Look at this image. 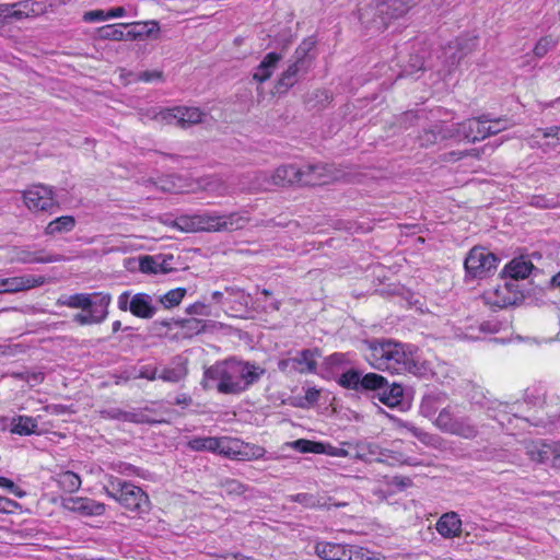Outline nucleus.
<instances>
[{"label":"nucleus","instance_id":"obj_43","mask_svg":"<svg viewBox=\"0 0 560 560\" xmlns=\"http://www.w3.org/2000/svg\"><path fill=\"white\" fill-rule=\"evenodd\" d=\"M530 458L537 463L547 464L553 454V447L551 445L541 444L533 445L528 450Z\"/></svg>","mask_w":560,"mask_h":560},{"label":"nucleus","instance_id":"obj_23","mask_svg":"<svg viewBox=\"0 0 560 560\" xmlns=\"http://www.w3.org/2000/svg\"><path fill=\"white\" fill-rule=\"evenodd\" d=\"M282 55L278 52L267 54L253 72V80L264 83L269 80L281 61Z\"/></svg>","mask_w":560,"mask_h":560},{"label":"nucleus","instance_id":"obj_49","mask_svg":"<svg viewBox=\"0 0 560 560\" xmlns=\"http://www.w3.org/2000/svg\"><path fill=\"white\" fill-rule=\"evenodd\" d=\"M487 136H493L497 135L503 130H506L508 128L512 127L513 124L508 118H491L490 115H487Z\"/></svg>","mask_w":560,"mask_h":560},{"label":"nucleus","instance_id":"obj_27","mask_svg":"<svg viewBox=\"0 0 560 560\" xmlns=\"http://www.w3.org/2000/svg\"><path fill=\"white\" fill-rule=\"evenodd\" d=\"M246 179V183H242V189L247 190H269L272 187H275L273 183L271 182V174H268L266 172H254L245 175L243 177Z\"/></svg>","mask_w":560,"mask_h":560},{"label":"nucleus","instance_id":"obj_24","mask_svg":"<svg viewBox=\"0 0 560 560\" xmlns=\"http://www.w3.org/2000/svg\"><path fill=\"white\" fill-rule=\"evenodd\" d=\"M438 533L444 538L457 537L462 533V521L457 513L447 512L436 523Z\"/></svg>","mask_w":560,"mask_h":560},{"label":"nucleus","instance_id":"obj_44","mask_svg":"<svg viewBox=\"0 0 560 560\" xmlns=\"http://www.w3.org/2000/svg\"><path fill=\"white\" fill-rule=\"evenodd\" d=\"M385 377L376 373H368L361 377V389L374 390L377 394L385 385Z\"/></svg>","mask_w":560,"mask_h":560},{"label":"nucleus","instance_id":"obj_54","mask_svg":"<svg viewBox=\"0 0 560 560\" xmlns=\"http://www.w3.org/2000/svg\"><path fill=\"white\" fill-rule=\"evenodd\" d=\"M138 80L142 82L163 81L164 74L161 70H145L138 74Z\"/></svg>","mask_w":560,"mask_h":560},{"label":"nucleus","instance_id":"obj_50","mask_svg":"<svg viewBox=\"0 0 560 560\" xmlns=\"http://www.w3.org/2000/svg\"><path fill=\"white\" fill-rule=\"evenodd\" d=\"M436 130H439V137L440 140H447V139H458L462 140V135L459 133V124H452V125H443V124H436L435 125Z\"/></svg>","mask_w":560,"mask_h":560},{"label":"nucleus","instance_id":"obj_8","mask_svg":"<svg viewBox=\"0 0 560 560\" xmlns=\"http://www.w3.org/2000/svg\"><path fill=\"white\" fill-rule=\"evenodd\" d=\"M320 351L317 348L296 351L294 355L281 359L278 369L287 375L312 374L317 370V359Z\"/></svg>","mask_w":560,"mask_h":560},{"label":"nucleus","instance_id":"obj_58","mask_svg":"<svg viewBox=\"0 0 560 560\" xmlns=\"http://www.w3.org/2000/svg\"><path fill=\"white\" fill-rule=\"evenodd\" d=\"M0 488L8 489L11 493L15 494L19 498L25 495V491L21 490L14 482L5 477H0Z\"/></svg>","mask_w":560,"mask_h":560},{"label":"nucleus","instance_id":"obj_25","mask_svg":"<svg viewBox=\"0 0 560 560\" xmlns=\"http://www.w3.org/2000/svg\"><path fill=\"white\" fill-rule=\"evenodd\" d=\"M187 373V360L176 357L170 366L164 368L159 373V378L164 382L178 383L186 377Z\"/></svg>","mask_w":560,"mask_h":560},{"label":"nucleus","instance_id":"obj_6","mask_svg":"<svg viewBox=\"0 0 560 560\" xmlns=\"http://www.w3.org/2000/svg\"><path fill=\"white\" fill-rule=\"evenodd\" d=\"M315 46L312 39L303 40L295 49L292 61L288 68L281 73L278 80V89L288 90L292 88L303 75L310 70L314 56L311 55Z\"/></svg>","mask_w":560,"mask_h":560},{"label":"nucleus","instance_id":"obj_31","mask_svg":"<svg viewBox=\"0 0 560 560\" xmlns=\"http://www.w3.org/2000/svg\"><path fill=\"white\" fill-rule=\"evenodd\" d=\"M415 3L416 0H387L385 9L382 10V14L388 19H399L404 16Z\"/></svg>","mask_w":560,"mask_h":560},{"label":"nucleus","instance_id":"obj_29","mask_svg":"<svg viewBox=\"0 0 560 560\" xmlns=\"http://www.w3.org/2000/svg\"><path fill=\"white\" fill-rule=\"evenodd\" d=\"M200 186L203 190L213 194L219 197L229 196L234 192L226 182L219 176H207L200 182Z\"/></svg>","mask_w":560,"mask_h":560},{"label":"nucleus","instance_id":"obj_53","mask_svg":"<svg viewBox=\"0 0 560 560\" xmlns=\"http://www.w3.org/2000/svg\"><path fill=\"white\" fill-rule=\"evenodd\" d=\"M553 46L555 42L551 37H542L535 45L534 55L538 58H542Z\"/></svg>","mask_w":560,"mask_h":560},{"label":"nucleus","instance_id":"obj_59","mask_svg":"<svg viewBox=\"0 0 560 560\" xmlns=\"http://www.w3.org/2000/svg\"><path fill=\"white\" fill-rule=\"evenodd\" d=\"M536 133L537 135L535 137L541 136L542 138H556L560 142V127L558 126H551L545 129L539 128L536 130Z\"/></svg>","mask_w":560,"mask_h":560},{"label":"nucleus","instance_id":"obj_35","mask_svg":"<svg viewBox=\"0 0 560 560\" xmlns=\"http://www.w3.org/2000/svg\"><path fill=\"white\" fill-rule=\"evenodd\" d=\"M174 325L182 328L183 337L191 338L195 335L203 332L207 328V322L198 318L176 319Z\"/></svg>","mask_w":560,"mask_h":560},{"label":"nucleus","instance_id":"obj_56","mask_svg":"<svg viewBox=\"0 0 560 560\" xmlns=\"http://www.w3.org/2000/svg\"><path fill=\"white\" fill-rule=\"evenodd\" d=\"M225 292H228L229 295L241 305H247L249 296L245 294L243 290L234 287H226Z\"/></svg>","mask_w":560,"mask_h":560},{"label":"nucleus","instance_id":"obj_3","mask_svg":"<svg viewBox=\"0 0 560 560\" xmlns=\"http://www.w3.org/2000/svg\"><path fill=\"white\" fill-rule=\"evenodd\" d=\"M244 223L245 219L236 212L224 215L203 212L192 215H180L175 220V226L184 232L237 230L243 228Z\"/></svg>","mask_w":560,"mask_h":560},{"label":"nucleus","instance_id":"obj_60","mask_svg":"<svg viewBox=\"0 0 560 560\" xmlns=\"http://www.w3.org/2000/svg\"><path fill=\"white\" fill-rule=\"evenodd\" d=\"M186 312L190 315H201V316L210 315L209 307L201 302H197V303L189 305L187 307Z\"/></svg>","mask_w":560,"mask_h":560},{"label":"nucleus","instance_id":"obj_63","mask_svg":"<svg viewBox=\"0 0 560 560\" xmlns=\"http://www.w3.org/2000/svg\"><path fill=\"white\" fill-rule=\"evenodd\" d=\"M117 305L118 308L122 312L130 311L131 294L129 291H125L118 296Z\"/></svg>","mask_w":560,"mask_h":560},{"label":"nucleus","instance_id":"obj_4","mask_svg":"<svg viewBox=\"0 0 560 560\" xmlns=\"http://www.w3.org/2000/svg\"><path fill=\"white\" fill-rule=\"evenodd\" d=\"M104 491L131 512L141 514L147 513L150 509L148 494L140 487L118 477L108 476Z\"/></svg>","mask_w":560,"mask_h":560},{"label":"nucleus","instance_id":"obj_55","mask_svg":"<svg viewBox=\"0 0 560 560\" xmlns=\"http://www.w3.org/2000/svg\"><path fill=\"white\" fill-rule=\"evenodd\" d=\"M348 363L347 355L345 353H332L326 359V364L331 369H339Z\"/></svg>","mask_w":560,"mask_h":560},{"label":"nucleus","instance_id":"obj_14","mask_svg":"<svg viewBox=\"0 0 560 560\" xmlns=\"http://www.w3.org/2000/svg\"><path fill=\"white\" fill-rule=\"evenodd\" d=\"M308 174V171H301V167L294 164H284L273 171L271 182L275 187L303 186L302 183L313 182Z\"/></svg>","mask_w":560,"mask_h":560},{"label":"nucleus","instance_id":"obj_46","mask_svg":"<svg viewBox=\"0 0 560 560\" xmlns=\"http://www.w3.org/2000/svg\"><path fill=\"white\" fill-rule=\"evenodd\" d=\"M220 487L228 495H244L248 491V486L240 480L226 478L220 481Z\"/></svg>","mask_w":560,"mask_h":560},{"label":"nucleus","instance_id":"obj_5","mask_svg":"<svg viewBox=\"0 0 560 560\" xmlns=\"http://www.w3.org/2000/svg\"><path fill=\"white\" fill-rule=\"evenodd\" d=\"M433 424L444 433L466 440H472L479 434V430L471 419L462 415V406L458 404L444 406L435 417Z\"/></svg>","mask_w":560,"mask_h":560},{"label":"nucleus","instance_id":"obj_61","mask_svg":"<svg viewBox=\"0 0 560 560\" xmlns=\"http://www.w3.org/2000/svg\"><path fill=\"white\" fill-rule=\"evenodd\" d=\"M83 20L85 22H100L107 20V12L103 10H92L88 11L83 15Z\"/></svg>","mask_w":560,"mask_h":560},{"label":"nucleus","instance_id":"obj_18","mask_svg":"<svg viewBox=\"0 0 560 560\" xmlns=\"http://www.w3.org/2000/svg\"><path fill=\"white\" fill-rule=\"evenodd\" d=\"M487 115H482L478 118H470L463 122H459V133L462 139L468 142H476L486 139L487 136Z\"/></svg>","mask_w":560,"mask_h":560},{"label":"nucleus","instance_id":"obj_22","mask_svg":"<svg viewBox=\"0 0 560 560\" xmlns=\"http://www.w3.org/2000/svg\"><path fill=\"white\" fill-rule=\"evenodd\" d=\"M130 313L139 318L150 319L156 313V307L153 305V299L147 293H137L131 296Z\"/></svg>","mask_w":560,"mask_h":560},{"label":"nucleus","instance_id":"obj_20","mask_svg":"<svg viewBox=\"0 0 560 560\" xmlns=\"http://www.w3.org/2000/svg\"><path fill=\"white\" fill-rule=\"evenodd\" d=\"M362 453L357 454V458L362 460H376L378 463H389V460L399 462V454L394 451L383 448L376 443H364L360 445Z\"/></svg>","mask_w":560,"mask_h":560},{"label":"nucleus","instance_id":"obj_36","mask_svg":"<svg viewBox=\"0 0 560 560\" xmlns=\"http://www.w3.org/2000/svg\"><path fill=\"white\" fill-rule=\"evenodd\" d=\"M188 447L196 452H212L217 453L221 446V439L214 436H198L188 441Z\"/></svg>","mask_w":560,"mask_h":560},{"label":"nucleus","instance_id":"obj_21","mask_svg":"<svg viewBox=\"0 0 560 560\" xmlns=\"http://www.w3.org/2000/svg\"><path fill=\"white\" fill-rule=\"evenodd\" d=\"M448 396L442 390H432L425 394L420 402V413L425 418H433L436 412L446 406Z\"/></svg>","mask_w":560,"mask_h":560},{"label":"nucleus","instance_id":"obj_33","mask_svg":"<svg viewBox=\"0 0 560 560\" xmlns=\"http://www.w3.org/2000/svg\"><path fill=\"white\" fill-rule=\"evenodd\" d=\"M75 226V219L72 215H62L50 221L45 228L46 235H56L71 232Z\"/></svg>","mask_w":560,"mask_h":560},{"label":"nucleus","instance_id":"obj_34","mask_svg":"<svg viewBox=\"0 0 560 560\" xmlns=\"http://www.w3.org/2000/svg\"><path fill=\"white\" fill-rule=\"evenodd\" d=\"M301 171H308V176L313 182L302 183L303 186H314L319 185L322 183H326L327 178L330 177V167L326 164H307L301 167Z\"/></svg>","mask_w":560,"mask_h":560},{"label":"nucleus","instance_id":"obj_13","mask_svg":"<svg viewBox=\"0 0 560 560\" xmlns=\"http://www.w3.org/2000/svg\"><path fill=\"white\" fill-rule=\"evenodd\" d=\"M129 26L130 24L124 23L103 26L98 30L100 38L110 40L136 39L142 35L150 36L153 31H159V24L155 21L145 23L139 31L130 30L125 33L124 30Z\"/></svg>","mask_w":560,"mask_h":560},{"label":"nucleus","instance_id":"obj_16","mask_svg":"<svg viewBox=\"0 0 560 560\" xmlns=\"http://www.w3.org/2000/svg\"><path fill=\"white\" fill-rule=\"evenodd\" d=\"M46 283L43 276H20L0 279L1 293H16L33 288L40 287Z\"/></svg>","mask_w":560,"mask_h":560},{"label":"nucleus","instance_id":"obj_26","mask_svg":"<svg viewBox=\"0 0 560 560\" xmlns=\"http://www.w3.org/2000/svg\"><path fill=\"white\" fill-rule=\"evenodd\" d=\"M94 300L91 298V305L88 310L95 324L103 323L108 315V306L112 298L108 293H94Z\"/></svg>","mask_w":560,"mask_h":560},{"label":"nucleus","instance_id":"obj_28","mask_svg":"<svg viewBox=\"0 0 560 560\" xmlns=\"http://www.w3.org/2000/svg\"><path fill=\"white\" fill-rule=\"evenodd\" d=\"M534 268V265L529 260H524L523 258L513 259L510 261L505 268L504 272L510 277V281L516 282L518 279H525L529 276Z\"/></svg>","mask_w":560,"mask_h":560},{"label":"nucleus","instance_id":"obj_30","mask_svg":"<svg viewBox=\"0 0 560 560\" xmlns=\"http://www.w3.org/2000/svg\"><path fill=\"white\" fill-rule=\"evenodd\" d=\"M404 389L397 383L388 384L385 380V385L378 393V399L388 407H395L401 402Z\"/></svg>","mask_w":560,"mask_h":560},{"label":"nucleus","instance_id":"obj_10","mask_svg":"<svg viewBox=\"0 0 560 560\" xmlns=\"http://www.w3.org/2000/svg\"><path fill=\"white\" fill-rule=\"evenodd\" d=\"M24 205L32 212L51 211L59 203L55 198L52 187L46 185H32L22 194Z\"/></svg>","mask_w":560,"mask_h":560},{"label":"nucleus","instance_id":"obj_11","mask_svg":"<svg viewBox=\"0 0 560 560\" xmlns=\"http://www.w3.org/2000/svg\"><path fill=\"white\" fill-rule=\"evenodd\" d=\"M489 304L500 308L516 305L524 299V294L518 289V284L514 281L506 280L504 284L498 285L493 291L486 293Z\"/></svg>","mask_w":560,"mask_h":560},{"label":"nucleus","instance_id":"obj_64","mask_svg":"<svg viewBox=\"0 0 560 560\" xmlns=\"http://www.w3.org/2000/svg\"><path fill=\"white\" fill-rule=\"evenodd\" d=\"M138 377L154 381L159 378V370L158 368L143 366L140 370Z\"/></svg>","mask_w":560,"mask_h":560},{"label":"nucleus","instance_id":"obj_12","mask_svg":"<svg viewBox=\"0 0 560 560\" xmlns=\"http://www.w3.org/2000/svg\"><path fill=\"white\" fill-rule=\"evenodd\" d=\"M154 118L167 125H176L186 128L200 122L202 113L197 107H175L160 112Z\"/></svg>","mask_w":560,"mask_h":560},{"label":"nucleus","instance_id":"obj_9","mask_svg":"<svg viewBox=\"0 0 560 560\" xmlns=\"http://www.w3.org/2000/svg\"><path fill=\"white\" fill-rule=\"evenodd\" d=\"M465 270L472 278H485L497 269L498 258L483 247H472L465 261Z\"/></svg>","mask_w":560,"mask_h":560},{"label":"nucleus","instance_id":"obj_57","mask_svg":"<svg viewBox=\"0 0 560 560\" xmlns=\"http://www.w3.org/2000/svg\"><path fill=\"white\" fill-rule=\"evenodd\" d=\"M20 509V504L11 499L0 495V513L11 514Z\"/></svg>","mask_w":560,"mask_h":560},{"label":"nucleus","instance_id":"obj_47","mask_svg":"<svg viewBox=\"0 0 560 560\" xmlns=\"http://www.w3.org/2000/svg\"><path fill=\"white\" fill-rule=\"evenodd\" d=\"M338 384L348 389L359 390L361 374L355 370H349L339 376Z\"/></svg>","mask_w":560,"mask_h":560},{"label":"nucleus","instance_id":"obj_48","mask_svg":"<svg viewBox=\"0 0 560 560\" xmlns=\"http://www.w3.org/2000/svg\"><path fill=\"white\" fill-rule=\"evenodd\" d=\"M266 450L262 446L242 442L240 460H252L264 457Z\"/></svg>","mask_w":560,"mask_h":560},{"label":"nucleus","instance_id":"obj_7","mask_svg":"<svg viewBox=\"0 0 560 560\" xmlns=\"http://www.w3.org/2000/svg\"><path fill=\"white\" fill-rule=\"evenodd\" d=\"M314 550L323 560H384L380 552L357 545L318 541Z\"/></svg>","mask_w":560,"mask_h":560},{"label":"nucleus","instance_id":"obj_32","mask_svg":"<svg viewBox=\"0 0 560 560\" xmlns=\"http://www.w3.org/2000/svg\"><path fill=\"white\" fill-rule=\"evenodd\" d=\"M11 432L19 435H31L37 432V421L28 416H18L11 420Z\"/></svg>","mask_w":560,"mask_h":560},{"label":"nucleus","instance_id":"obj_40","mask_svg":"<svg viewBox=\"0 0 560 560\" xmlns=\"http://www.w3.org/2000/svg\"><path fill=\"white\" fill-rule=\"evenodd\" d=\"M102 417L106 419H114L125 422H133V423H141L144 420L142 419V415L131 412V411H125L119 408H110L107 410H103Z\"/></svg>","mask_w":560,"mask_h":560},{"label":"nucleus","instance_id":"obj_17","mask_svg":"<svg viewBox=\"0 0 560 560\" xmlns=\"http://www.w3.org/2000/svg\"><path fill=\"white\" fill-rule=\"evenodd\" d=\"M65 509L83 516H98L105 512V504L90 498L74 497L63 500Z\"/></svg>","mask_w":560,"mask_h":560},{"label":"nucleus","instance_id":"obj_52","mask_svg":"<svg viewBox=\"0 0 560 560\" xmlns=\"http://www.w3.org/2000/svg\"><path fill=\"white\" fill-rule=\"evenodd\" d=\"M408 430L412 434V436L417 438L420 442L427 445H432L438 440L436 435L428 433L415 425H410Z\"/></svg>","mask_w":560,"mask_h":560},{"label":"nucleus","instance_id":"obj_51","mask_svg":"<svg viewBox=\"0 0 560 560\" xmlns=\"http://www.w3.org/2000/svg\"><path fill=\"white\" fill-rule=\"evenodd\" d=\"M421 147L428 148L438 143L440 140L439 130H436L435 125L430 129L423 130V132L418 138Z\"/></svg>","mask_w":560,"mask_h":560},{"label":"nucleus","instance_id":"obj_19","mask_svg":"<svg viewBox=\"0 0 560 560\" xmlns=\"http://www.w3.org/2000/svg\"><path fill=\"white\" fill-rule=\"evenodd\" d=\"M173 259V255L143 256L140 258L139 267L143 273H168L175 270Z\"/></svg>","mask_w":560,"mask_h":560},{"label":"nucleus","instance_id":"obj_2","mask_svg":"<svg viewBox=\"0 0 560 560\" xmlns=\"http://www.w3.org/2000/svg\"><path fill=\"white\" fill-rule=\"evenodd\" d=\"M364 345L365 359L373 369L396 374L421 373L419 361L409 345L392 339H372Z\"/></svg>","mask_w":560,"mask_h":560},{"label":"nucleus","instance_id":"obj_1","mask_svg":"<svg viewBox=\"0 0 560 560\" xmlns=\"http://www.w3.org/2000/svg\"><path fill=\"white\" fill-rule=\"evenodd\" d=\"M266 370L255 362L228 359L207 368L203 373V388L215 383L219 393L237 395L258 383Z\"/></svg>","mask_w":560,"mask_h":560},{"label":"nucleus","instance_id":"obj_42","mask_svg":"<svg viewBox=\"0 0 560 560\" xmlns=\"http://www.w3.org/2000/svg\"><path fill=\"white\" fill-rule=\"evenodd\" d=\"M221 446L217 451L218 454H223L226 457H231L240 460V454L242 448V442L238 440H232L229 438H220Z\"/></svg>","mask_w":560,"mask_h":560},{"label":"nucleus","instance_id":"obj_45","mask_svg":"<svg viewBox=\"0 0 560 560\" xmlns=\"http://www.w3.org/2000/svg\"><path fill=\"white\" fill-rule=\"evenodd\" d=\"M186 295V289L184 288H177L170 290L165 294L160 296V302L165 308H172L182 302L184 296Z\"/></svg>","mask_w":560,"mask_h":560},{"label":"nucleus","instance_id":"obj_62","mask_svg":"<svg viewBox=\"0 0 560 560\" xmlns=\"http://www.w3.org/2000/svg\"><path fill=\"white\" fill-rule=\"evenodd\" d=\"M16 5H18V3L7 4V7L9 8V12H8L9 14L3 15L4 22L10 19L22 20L24 18L30 16V14L27 12H24L22 10H13V8H15Z\"/></svg>","mask_w":560,"mask_h":560},{"label":"nucleus","instance_id":"obj_38","mask_svg":"<svg viewBox=\"0 0 560 560\" xmlns=\"http://www.w3.org/2000/svg\"><path fill=\"white\" fill-rule=\"evenodd\" d=\"M55 480L63 491L69 493L78 491L81 487V478L70 470L57 474Z\"/></svg>","mask_w":560,"mask_h":560},{"label":"nucleus","instance_id":"obj_15","mask_svg":"<svg viewBox=\"0 0 560 560\" xmlns=\"http://www.w3.org/2000/svg\"><path fill=\"white\" fill-rule=\"evenodd\" d=\"M12 260L19 264H51L67 261L68 258L60 254L48 253L44 248L18 247L13 249Z\"/></svg>","mask_w":560,"mask_h":560},{"label":"nucleus","instance_id":"obj_41","mask_svg":"<svg viewBox=\"0 0 560 560\" xmlns=\"http://www.w3.org/2000/svg\"><path fill=\"white\" fill-rule=\"evenodd\" d=\"M291 446L300 453L323 454L326 451V445L320 442H314L305 439H299L291 443Z\"/></svg>","mask_w":560,"mask_h":560},{"label":"nucleus","instance_id":"obj_39","mask_svg":"<svg viewBox=\"0 0 560 560\" xmlns=\"http://www.w3.org/2000/svg\"><path fill=\"white\" fill-rule=\"evenodd\" d=\"M291 502L300 503L307 509L325 508L327 502L325 498L314 493H296L289 497Z\"/></svg>","mask_w":560,"mask_h":560},{"label":"nucleus","instance_id":"obj_37","mask_svg":"<svg viewBox=\"0 0 560 560\" xmlns=\"http://www.w3.org/2000/svg\"><path fill=\"white\" fill-rule=\"evenodd\" d=\"M93 295L86 293H75L72 295H62L57 300L58 305L68 306L70 308L89 310L91 298Z\"/></svg>","mask_w":560,"mask_h":560}]
</instances>
